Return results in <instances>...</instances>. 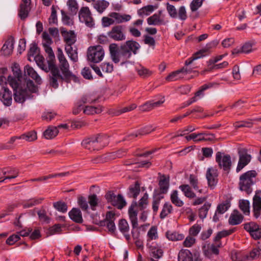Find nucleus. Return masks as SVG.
Returning a JSON list of instances; mask_svg holds the SVG:
<instances>
[{
    "label": "nucleus",
    "instance_id": "14",
    "mask_svg": "<svg viewBox=\"0 0 261 261\" xmlns=\"http://www.w3.org/2000/svg\"><path fill=\"white\" fill-rule=\"evenodd\" d=\"M261 191H258L256 192L255 195L253 198V213L254 217L257 219L260 215L261 212Z\"/></svg>",
    "mask_w": 261,
    "mask_h": 261
},
{
    "label": "nucleus",
    "instance_id": "20",
    "mask_svg": "<svg viewBox=\"0 0 261 261\" xmlns=\"http://www.w3.org/2000/svg\"><path fill=\"white\" fill-rule=\"evenodd\" d=\"M118 228L120 231L124 235L126 240L128 241L130 239L129 233V227L128 222L125 219H121L119 221Z\"/></svg>",
    "mask_w": 261,
    "mask_h": 261
},
{
    "label": "nucleus",
    "instance_id": "35",
    "mask_svg": "<svg viewBox=\"0 0 261 261\" xmlns=\"http://www.w3.org/2000/svg\"><path fill=\"white\" fill-rule=\"evenodd\" d=\"M5 178L1 180V182L4 181L7 179L15 178L18 175V171L16 169L7 168L4 169Z\"/></svg>",
    "mask_w": 261,
    "mask_h": 261
},
{
    "label": "nucleus",
    "instance_id": "7",
    "mask_svg": "<svg viewBox=\"0 0 261 261\" xmlns=\"http://www.w3.org/2000/svg\"><path fill=\"white\" fill-rule=\"evenodd\" d=\"M239 161L236 168L237 172H239L251 161L252 156L248 153V150L245 147L238 148Z\"/></svg>",
    "mask_w": 261,
    "mask_h": 261
},
{
    "label": "nucleus",
    "instance_id": "25",
    "mask_svg": "<svg viewBox=\"0 0 261 261\" xmlns=\"http://www.w3.org/2000/svg\"><path fill=\"white\" fill-rule=\"evenodd\" d=\"M24 71L25 74L34 80L37 84H41L42 80L40 76L32 67L29 65L25 66Z\"/></svg>",
    "mask_w": 261,
    "mask_h": 261
},
{
    "label": "nucleus",
    "instance_id": "64",
    "mask_svg": "<svg viewBox=\"0 0 261 261\" xmlns=\"http://www.w3.org/2000/svg\"><path fill=\"white\" fill-rule=\"evenodd\" d=\"M167 11L169 16L173 18L177 17V12L175 7L169 3H167Z\"/></svg>",
    "mask_w": 261,
    "mask_h": 261
},
{
    "label": "nucleus",
    "instance_id": "41",
    "mask_svg": "<svg viewBox=\"0 0 261 261\" xmlns=\"http://www.w3.org/2000/svg\"><path fill=\"white\" fill-rule=\"evenodd\" d=\"M102 111L101 106L97 107L86 106L84 109L83 113L86 115H94L95 114H99Z\"/></svg>",
    "mask_w": 261,
    "mask_h": 261
},
{
    "label": "nucleus",
    "instance_id": "61",
    "mask_svg": "<svg viewBox=\"0 0 261 261\" xmlns=\"http://www.w3.org/2000/svg\"><path fill=\"white\" fill-rule=\"evenodd\" d=\"M12 70L14 77L17 79L18 81H21L22 79V73L19 64L17 63L13 64L12 67Z\"/></svg>",
    "mask_w": 261,
    "mask_h": 261
},
{
    "label": "nucleus",
    "instance_id": "59",
    "mask_svg": "<svg viewBox=\"0 0 261 261\" xmlns=\"http://www.w3.org/2000/svg\"><path fill=\"white\" fill-rule=\"evenodd\" d=\"M189 182L194 190H198L199 193L202 192V190H199L198 180L196 176L194 174H190L189 176Z\"/></svg>",
    "mask_w": 261,
    "mask_h": 261
},
{
    "label": "nucleus",
    "instance_id": "50",
    "mask_svg": "<svg viewBox=\"0 0 261 261\" xmlns=\"http://www.w3.org/2000/svg\"><path fill=\"white\" fill-rule=\"evenodd\" d=\"M154 7L152 5H147L138 11V14L140 16H147L150 15L154 10Z\"/></svg>",
    "mask_w": 261,
    "mask_h": 261
},
{
    "label": "nucleus",
    "instance_id": "9",
    "mask_svg": "<svg viewBox=\"0 0 261 261\" xmlns=\"http://www.w3.org/2000/svg\"><path fill=\"white\" fill-rule=\"evenodd\" d=\"M244 229L249 233L253 239L257 240L261 238V228L256 223H246L244 224Z\"/></svg>",
    "mask_w": 261,
    "mask_h": 261
},
{
    "label": "nucleus",
    "instance_id": "53",
    "mask_svg": "<svg viewBox=\"0 0 261 261\" xmlns=\"http://www.w3.org/2000/svg\"><path fill=\"white\" fill-rule=\"evenodd\" d=\"M214 83H208L205 84L201 86L199 88V89L195 93V96L198 99L202 97L204 95V91L209 88L213 87V85H215Z\"/></svg>",
    "mask_w": 261,
    "mask_h": 261
},
{
    "label": "nucleus",
    "instance_id": "44",
    "mask_svg": "<svg viewBox=\"0 0 261 261\" xmlns=\"http://www.w3.org/2000/svg\"><path fill=\"white\" fill-rule=\"evenodd\" d=\"M58 133V129L57 127L50 126L44 132L43 134L46 139H51L55 137Z\"/></svg>",
    "mask_w": 261,
    "mask_h": 261
},
{
    "label": "nucleus",
    "instance_id": "49",
    "mask_svg": "<svg viewBox=\"0 0 261 261\" xmlns=\"http://www.w3.org/2000/svg\"><path fill=\"white\" fill-rule=\"evenodd\" d=\"M166 236L169 240L172 241L181 240L184 238L183 234L178 233L176 231H167Z\"/></svg>",
    "mask_w": 261,
    "mask_h": 261
},
{
    "label": "nucleus",
    "instance_id": "11",
    "mask_svg": "<svg viewBox=\"0 0 261 261\" xmlns=\"http://www.w3.org/2000/svg\"><path fill=\"white\" fill-rule=\"evenodd\" d=\"M109 38L116 41H123L126 39V36L122 26L116 25L113 27L111 31L108 32Z\"/></svg>",
    "mask_w": 261,
    "mask_h": 261
},
{
    "label": "nucleus",
    "instance_id": "38",
    "mask_svg": "<svg viewBox=\"0 0 261 261\" xmlns=\"http://www.w3.org/2000/svg\"><path fill=\"white\" fill-rule=\"evenodd\" d=\"M72 45H66L65 51L68 57L74 62H76L78 60L77 52L76 49H73Z\"/></svg>",
    "mask_w": 261,
    "mask_h": 261
},
{
    "label": "nucleus",
    "instance_id": "52",
    "mask_svg": "<svg viewBox=\"0 0 261 261\" xmlns=\"http://www.w3.org/2000/svg\"><path fill=\"white\" fill-rule=\"evenodd\" d=\"M211 206L209 202H205L204 205L199 210L198 215L200 219H204L207 214L208 211Z\"/></svg>",
    "mask_w": 261,
    "mask_h": 261
},
{
    "label": "nucleus",
    "instance_id": "17",
    "mask_svg": "<svg viewBox=\"0 0 261 261\" xmlns=\"http://www.w3.org/2000/svg\"><path fill=\"white\" fill-rule=\"evenodd\" d=\"M22 3L20 5L18 15L21 19H25L29 14L31 9L30 5L31 0H21Z\"/></svg>",
    "mask_w": 261,
    "mask_h": 261
},
{
    "label": "nucleus",
    "instance_id": "58",
    "mask_svg": "<svg viewBox=\"0 0 261 261\" xmlns=\"http://www.w3.org/2000/svg\"><path fill=\"white\" fill-rule=\"evenodd\" d=\"M43 200V198H42L31 199L23 204V207L24 208L32 207L41 203Z\"/></svg>",
    "mask_w": 261,
    "mask_h": 261
},
{
    "label": "nucleus",
    "instance_id": "56",
    "mask_svg": "<svg viewBox=\"0 0 261 261\" xmlns=\"http://www.w3.org/2000/svg\"><path fill=\"white\" fill-rule=\"evenodd\" d=\"M19 139H24L29 142L33 141L37 139V134L35 131H31L19 136Z\"/></svg>",
    "mask_w": 261,
    "mask_h": 261
},
{
    "label": "nucleus",
    "instance_id": "43",
    "mask_svg": "<svg viewBox=\"0 0 261 261\" xmlns=\"http://www.w3.org/2000/svg\"><path fill=\"white\" fill-rule=\"evenodd\" d=\"M100 226H106L109 232L111 234L115 233L116 226L114 221L103 220L99 222L98 224Z\"/></svg>",
    "mask_w": 261,
    "mask_h": 261
},
{
    "label": "nucleus",
    "instance_id": "63",
    "mask_svg": "<svg viewBox=\"0 0 261 261\" xmlns=\"http://www.w3.org/2000/svg\"><path fill=\"white\" fill-rule=\"evenodd\" d=\"M54 206L58 211L62 213H65L67 211V204L62 201H58L54 203Z\"/></svg>",
    "mask_w": 261,
    "mask_h": 261
},
{
    "label": "nucleus",
    "instance_id": "19",
    "mask_svg": "<svg viewBox=\"0 0 261 261\" xmlns=\"http://www.w3.org/2000/svg\"><path fill=\"white\" fill-rule=\"evenodd\" d=\"M82 145L85 149L90 151L98 150L96 144V139L95 138L94 136L84 139L82 142Z\"/></svg>",
    "mask_w": 261,
    "mask_h": 261
},
{
    "label": "nucleus",
    "instance_id": "30",
    "mask_svg": "<svg viewBox=\"0 0 261 261\" xmlns=\"http://www.w3.org/2000/svg\"><path fill=\"white\" fill-rule=\"evenodd\" d=\"M149 25H165L166 22L163 18H160L158 15L154 14L147 19Z\"/></svg>",
    "mask_w": 261,
    "mask_h": 261
},
{
    "label": "nucleus",
    "instance_id": "16",
    "mask_svg": "<svg viewBox=\"0 0 261 261\" xmlns=\"http://www.w3.org/2000/svg\"><path fill=\"white\" fill-rule=\"evenodd\" d=\"M43 42L42 45L46 54L50 55V58H54V53L50 45L53 43V41L49 35L46 32L42 33Z\"/></svg>",
    "mask_w": 261,
    "mask_h": 261
},
{
    "label": "nucleus",
    "instance_id": "24",
    "mask_svg": "<svg viewBox=\"0 0 261 261\" xmlns=\"http://www.w3.org/2000/svg\"><path fill=\"white\" fill-rule=\"evenodd\" d=\"M243 219V216L238 210H234L229 217L228 222L230 225H236L240 224Z\"/></svg>",
    "mask_w": 261,
    "mask_h": 261
},
{
    "label": "nucleus",
    "instance_id": "47",
    "mask_svg": "<svg viewBox=\"0 0 261 261\" xmlns=\"http://www.w3.org/2000/svg\"><path fill=\"white\" fill-rule=\"evenodd\" d=\"M179 188L183 192L186 197L189 198H193L196 197V194L192 191L189 185H180Z\"/></svg>",
    "mask_w": 261,
    "mask_h": 261
},
{
    "label": "nucleus",
    "instance_id": "2",
    "mask_svg": "<svg viewBox=\"0 0 261 261\" xmlns=\"http://www.w3.org/2000/svg\"><path fill=\"white\" fill-rule=\"evenodd\" d=\"M48 56L47 58V63L48 65L46 66L44 64V59L42 56H36L34 59L36 61L38 66L44 70L46 72L50 71V75L49 76V83L50 86L54 88H57L59 84L57 83V79L60 78V70L56 64L55 56L54 58H50V55L47 54Z\"/></svg>",
    "mask_w": 261,
    "mask_h": 261
},
{
    "label": "nucleus",
    "instance_id": "42",
    "mask_svg": "<svg viewBox=\"0 0 261 261\" xmlns=\"http://www.w3.org/2000/svg\"><path fill=\"white\" fill-rule=\"evenodd\" d=\"M140 192V184L138 181H136L134 185H132L129 187L128 194L129 197H133L136 199L139 194Z\"/></svg>",
    "mask_w": 261,
    "mask_h": 261
},
{
    "label": "nucleus",
    "instance_id": "27",
    "mask_svg": "<svg viewBox=\"0 0 261 261\" xmlns=\"http://www.w3.org/2000/svg\"><path fill=\"white\" fill-rule=\"evenodd\" d=\"M94 137L96 139V144L98 150L101 149L109 143V137L106 135H98Z\"/></svg>",
    "mask_w": 261,
    "mask_h": 261
},
{
    "label": "nucleus",
    "instance_id": "6",
    "mask_svg": "<svg viewBox=\"0 0 261 261\" xmlns=\"http://www.w3.org/2000/svg\"><path fill=\"white\" fill-rule=\"evenodd\" d=\"M105 51L100 45L90 46L87 51V59L93 63H99L103 58Z\"/></svg>",
    "mask_w": 261,
    "mask_h": 261
},
{
    "label": "nucleus",
    "instance_id": "55",
    "mask_svg": "<svg viewBox=\"0 0 261 261\" xmlns=\"http://www.w3.org/2000/svg\"><path fill=\"white\" fill-rule=\"evenodd\" d=\"M138 74L143 78L147 77L152 74V71L144 67L140 66L136 68Z\"/></svg>",
    "mask_w": 261,
    "mask_h": 261
},
{
    "label": "nucleus",
    "instance_id": "40",
    "mask_svg": "<svg viewBox=\"0 0 261 261\" xmlns=\"http://www.w3.org/2000/svg\"><path fill=\"white\" fill-rule=\"evenodd\" d=\"M69 174L68 172H63V173H57V174H49L47 176H44L42 177H40L36 178H33L30 180V181H42L46 180L48 179L55 178L57 177H63L64 176H66Z\"/></svg>",
    "mask_w": 261,
    "mask_h": 261
},
{
    "label": "nucleus",
    "instance_id": "60",
    "mask_svg": "<svg viewBox=\"0 0 261 261\" xmlns=\"http://www.w3.org/2000/svg\"><path fill=\"white\" fill-rule=\"evenodd\" d=\"M67 4L71 14L74 15L76 14L78 10V5L76 1L68 0Z\"/></svg>",
    "mask_w": 261,
    "mask_h": 261
},
{
    "label": "nucleus",
    "instance_id": "12",
    "mask_svg": "<svg viewBox=\"0 0 261 261\" xmlns=\"http://www.w3.org/2000/svg\"><path fill=\"white\" fill-rule=\"evenodd\" d=\"M205 176L208 187L211 189H214L218 182V173L217 169L212 167L207 168Z\"/></svg>",
    "mask_w": 261,
    "mask_h": 261
},
{
    "label": "nucleus",
    "instance_id": "62",
    "mask_svg": "<svg viewBox=\"0 0 261 261\" xmlns=\"http://www.w3.org/2000/svg\"><path fill=\"white\" fill-rule=\"evenodd\" d=\"M234 231V229H229V230H224L218 232L216 236L214 239L215 241H219L221 238L227 237L231 233H232Z\"/></svg>",
    "mask_w": 261,
    "mask_h": 261
},
{
    "label": "nucleus",
    "instance_id": "15",
    "mask_svg": "<svg viewBox=\"0 0 261 261\" xmlns=\"http://www.w3.org/2000/svg\"><path fill=\"white\" fill-rule=\"evenodd\" d=\"M31 94L26 89H18L14 91V99L17 103H23L27 99L31 98Z\"/></svg>",
    "mask_w": 261,
    "mask_h": 261
},
{
    "label": "nucleus",
    "instance_id": "13",
    "mask_svg": "<svg viewBox=\"0 0 261 261\" xmlns=\"http://www.w3.org/2000/svg\"><path fill=\"white\" fill-rule=\"evenodd\" d=\"M0 100L6 107L10 106L12 103L11 91L4 85L0 91Z\"/></svg>",
    "mask_w": 261,
    "mask_h": 261
},
{
    "label": "nucleus",
    "instance_id": "46",
    "mask_svg": "<svg viewBox=\"0 0 261 261\" xmlns=\"http://www.w3.org/2000/svg\"><path fill=\"white\" fill-rule=\"evenodd\" d=\"M261 256V245L252 249L249 253V254L246 256V258L249 260L256 259Z\"/></svg>",
    "mask_w": 261,
    "mask_h": 261
},
{
    "label": "nucleus",
    "instance_id": "1",
    "mask_svg": "<svg viewBox=\"0 0 261 261\" xmlns=\"http://www.w3.org/2000/svg\"><path fill=\"white\" fill-rule=\"evenodd\" d=\"M140 48V45L137 42L128 40L121 44L120 47L115 43L110 44L109 50L112 61L115 63H118L122 61V64L131 57L132 53L135 55L136 54Z\"/></svg>",
    "mask_w": 261,
    "mask_h": 261
},
{
    "label": "nucleus",
    "instance_id": "54",
    "mask_svg": "<svg viewBox=\"0 0 261 261\" xmlns=\"http://www.w3.org/2000/svg\"><path fill=\"white\" fill-rule=\"evenodd\" d=\"M163 198V196L155 194L153 195L152 203V208L154 213H157L159 210V205L160 204L161 200Z\"/></svg>",
    "mask_w": 261,
    "mask_h": 261
},
{
    "label": "nucleus",
    "instance_id": "48",
    "mask_svg": "<svg viewBox=\"0 0 261 261\" xmlns=\"http://www.w3.org/2000/svg\"><path fill=\"white\" fill-rule=\"evenodd\" d=\"M170 199L172 203L176 206L181 207L184 204V202L178 197L177 190H174L172 192Z\"/></svg>",
    "mask_w": 261,
    "mask_h": 261
},
{
    "label": "nucleus",
    "instance_id": "22",
    "mask_svg": "<svg viewBox=\"0 0 261 261\" xmlns=\"http://www.w3.org/2000/svg\"><path fill=\"white\" fill-rule=\"evenodd\" d=\"M154 130V128L150 125L146 126L141 129L137 130L135 133L130 134L128 135L127 138L124 140H129L135 137H141L149 134Z\"/></svg>",
    "mask_w": 261,
    "mask_h": 261
},
{
    "label": "nucleus",
    "instance_id": "33",
    "mask_svg": "<svg viewBox=\"0 0 261 261\" xmlns=\"http://www.w3.org/2000/svg\"><path fill=\"white\" fill-rule=\"evenodd\" d=\"M231 198H227L226 200L218 205L216 213L223 214L225 213L230 207Z\"/></svg>",
    "mask_w": 261,
    "mask_h": 261
},
{
    "label": "nucleus",
    "instance_id": "4",
    "mask_svg": "<svg viewBox=\"0 0 261 261\" xmlns=\"http://www.w3.org/2000/svg\"><path fill=\"white\" fill-rule=\"evenodd\" d=\"M57 57L59 62V67L62 74L60 73L61 77L57 79V83H58V81H68L74 77V75L69 70V63L60 48H58Z\"/></svg>",
    "mask_w": 261,
    "mask_h": 261
},
{
    "label": "nucleus",
    "instance_id": "51",
    "mask_svg": "<svg viewBox=\"0 0 261 261\" xmlns=\"http://www.w3.org/2000/svg\"><path fill=\"white\" fill-rule=\"evenodd\" d=\"M239 207L246 215L250 214V203L247 200H240L239 201Z\"/></svg>",
    "mask_w": 261,
    "mask_h": 261
},
{
    "label": "nucleus",
    "instance_id": "57",
    "mask_svg": "<svg viewBox=\"0 0 261 261\" xmlns=\"http://www.w3.org/2000/svg\"><path fill=\"white\" fill-rule=\"evenodd\" d=\"M195 137L194 138L193 141L195 143H198L201 141H205L208 140L210 139L205 138V136L211 135L213 136V134H207L205 133H200L198 134L193 133Z\"/></svg>",
    "mask_w": 261,
    "mask_h": 261
},
{
    "label": "nucleus",
    "instance_id": "34",
    "mask_svg": "<svg viewBox=\"0 0 261 261\" xmlns=\"http://www.w3.org/2000/svg\"><path fill=\"white\" fill-rule=\"evenodd\" d=\"M172 212V205L169 202H166L164 204L163 206L162 211L160 214V218L161 219H164L169 214H171Z\"/></svg>",
    "mask_w": 261,
    "mask_h": 261
},
{
    "label": "nucleus",
    "instance_id": "32",
    "mask_svg": "<svg viewBox=\"0 0 261 261\" xmlns=\"http://www.w3.org/2000/svg\"><path fill=\"white\" fill-rule=\"evenodd\" d=\"M109 6V3L105 0H98L93 3V7L100 13H102Z\"/></svg>",
    "mask_w": 261,
    "mask_h": 261
},
{
    "label": "nucleus",
    "instance_id": "29",
    "mask_svg": "<svg viewBox=\"0 0 261 261\" xmlns=\"http://www.w3.org/2000/svg\"><path fill=\"white\" fill-rule=\"evenodd\" d=\"M69 216L72 220L76 223H82L83 222L82 213L77 208H73L69 212Z\"/></svg>",
    "mask_w": 261,
    "mask_h": 261
},
{
    "label": "nucleus",
    "instance_id": "31",
    "mask_svg": "<svg viewBox=\"0 0 261 261\" xmlns=\"http://www.w3.org/2000/svg\"><path fill=\"white\" fill-rule=\"evenodd\" d=\"M109 16L115 19L116 23H122L124 22L128 21L131 18V16L129 15H127V14L121 15V14H120L118 13H116V12L111 13L109 14Z\"/></svg>",
    "mask_w": 261,
    "mask_h": 261
},
{
    "label": "nucleus",
    "instance_id": "5",
    "mask_svg": "<svg viewBox=\"0 0 261 261\" xmlns=\"http://www.w3.org/2000/svg\"><path fill=\"white\" fill-rule=\"evenodd\" d=\"M257 175L255 170H250L243 173L240 177L239 186L241 191H245L248 194L252 192L251 186L254 184L253 178Z\"/></svg>",
    "mask_w": 261,
    "mask_h": 261
},
{
    "label": "nucleus",
    "instance_id": "21",
    "mask_svg": "<svg viewBox=\"0 0 261 261\" xmlns=\"http://www.w3.org/2000/svg\"><path fill=\"white\" fill-rule=\"evenodd\" d=\"M191 72V69H189L187 67H183L180 70H178L176 71L173 72L171 73H170L166 77V80L168 81H176L182 77L181 76H179V74H187L190 73Z\"/></svg>",
    "mask_w": 261,
    "mask_h": 261
},
{
    "label": "nucleus",
    "instance_id": "10",
    "mask_svg": "<svg viewBox=\"0 0 261 261\" xmlns=\"http://www.w3.org/2000/svg\"><path fill=\"white\" fill-rule=\"evenodd\" d=\"M79 17L80 20L84 22L87 26L92 27L94 25L93 18L88 7H82L79 13Z\"/></svg>",
    "mask_w": 261,
    "mask_h": 261
},
{
    "label": "nucleus",
    "instance_id": "18",
    "mask_svg": "<svg viewBox=\"0 0 261 261\" xmlns=\"http://www.w3.org/2000/svg\"><path fill=\"white\" fill-rule=\"evenodd\" d=\"M14 38L12 36L9 37L2 48V54L5 56L10 55L14 48Z\"/></svg>",
    "mask_w": 261,
    "mask_h": 261
},
{
    "label": "nucleus",
    "instance_id": "23",
    "mask_svg": "<svg viewBox=\"0 0 261 261\" xmlns=\"http://www.w3.org/2000/svg\"><path fill=\"white\" fill-rule=\"evenodd\" d=\"M61 34L66 45H73L76 42V35L73 31H63Z\"/></svg>",
    "mask_w": 261,
    "mask_h": 261
},
{
    "label": "nucleus",
    "instance_id": "26",
    "mask_svg": "<svg viewBox=\"0 0 261 261\" xmlns=\"http://www.w3.org/2000/svg\"><path fill=\"white\" fill-rule=\"evenodd\" d=\"M261 120V118L248 119L241 121H237L233 123V126L236 128L241 127H252L253 125V121H258Z\"/></svg>",
    "mask_w": 261,
    "mask_h": 261
},
{
    "label": "nucleus",
    "instance_id": "39",
    "mask_svg": "<svg viewBox=\"0 0 261 261\" xmlns=\"http://www.w3.org/2000/svg\"><path fill=\"white\" fill-rule=\"evenodd\" d=\"M254 45V43L253 42H246L242 47L241 51L239 49H234L232 51V54H238L239 53L242 52L244 53H249L251 52L253 50V46Z\"/></svg>",
    "mask_w": 261,
    "mask_h": 261
},
{
    "label": "nucleus",
    "instance_id": "37",
    "mask_svg": "<svg viewBox=\"0 0 261 261\" xmlns=\"http://www.w3.org/2000/svg\"><path fill=\"white\" fill-rule=\"evenodd\" d=\"M150 255L151 261H158L157 259L161 258L163 255V251L160 248H156L155 247L150 246Z\"/></svg>",
    "mask_w": 261,
    "mask_h": 261
},
{
    "label": "nucleus",
    "instance_id": "45",
    "mask_svg": "<svg viewBox=\"0 0 261 261\" xmlns=\"http://www.w3.org/2000/svg\"><path fill=\"white\" fill-rule=\"evenodd\" d=\"M159 185L163 193L167 192L169 185V179L167 178L164 175H162L159 180Z\"/></svg>",
    "mask_w": 261,
    "mask_h": 261
},
{
    "label": "nucleus",
    "instance_id": "28",
    "mask_svg": "<svg viewBox=\"0 0 261 261\" xmlns=\"http://www.w3.org/2000/svg\"><path fill=\"white\" fill-rule=\"evenodd\" d=\"M208 49L207 48L202 49L194 53L193 56L189 58L185 61L186 67L188 68V66L192 64V63L195 60L200 58L201 57H204L206 54L208 52Z\"/></svg>",
    "mask_w": 261,
    "mask_h": 261
},
{
    "label": "nucleus",
    "instance_id": "3",
    "mask_svg": "<svg viewBox=\"0 0 261 261\" xmlns=\"http://www.w3.org/2000/svg\"><path fill=\"white\" fill-rule=\"evenodd\" d=\"M147 201L148 195L146 193L139 200V204L136 201H134L129 206L128 213L133 229L138 227L137 215L139 207H140L141 210L144 209L147 204Z\"/></svg>",
    "mask_w": 261,
    "mask_h": 261
},
{
    "label": "nucleus",
    "instance_id": "8",
    "mask_svg": "<svg viewBox=\"0 0 261 261\" xmlns=\"http://www.w3.org/2000/svg\"><path fill=\"white\" fill-rule=\"evenodd\" d=\"M216 162L220 168L227 172L230 171L232 163L229 154H224L220 151L217 152L216 154Z\"/></svg>",
    "mask_w": 261,
    "mask_h": 261
},
{
    "label": "nucleus",
    "instance_id": "36",
    "mask_svg": "<svg viewBox=\"0 0 261 261\" xmlns=\"http://www.w3.org/2000/svg\"><path fill=\"white\" fill-rule=\"evenodd\" d=\"M178 261H193L191 252L188 249H182L178 253Z\"/></svg>",
    "mask_w": 261,
    "mask_h": 261
}]
</instances>
